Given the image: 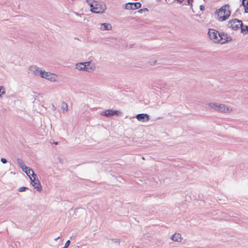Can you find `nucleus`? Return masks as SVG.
Listing matches in <instances>:
<instances>
[{
    "instance_id": "1",
    "label": "nucleus",
    "mask_w": 248,
    "mask_h": 248,
    "mask_svg": "<svg viewBox=\"0 0 248 248\" xmlns=\"http://www.w3.org/2000/svg\"><path fill=\"white\" fill-rule=\"evenodd\" d=\"M87 2L89 4L92 13H104L107 9L106 5L103 3L98 2L93 0H87Z\"/></svg>"
},
{
    "instance_id": "2",
    "label": "nucleus",
    "mask_w": 248,
    "mask_h": 248,
    "mask_svg": "<svg viewBox=\"0 0 248 248\" xmlns=\"http://www.w3.org/2000/svg\"><path fill=\"white\" fill-rule=\"evenodd\" d=\"M231 12L230 5L226 4L218 10V18L220 21H223L228 19L230 16Z\"/></svg>"
},
{
    "instance_id": "3",
    "label": "nucleus",
    "mask_w": 248,
    "mask_h": 248,
    "mask_svg": "<svg viewBox=\"0 0 248 248\" xmlns=\"http://www.w3.org/2000/svg\"><path fill=\"white\" fill-rule=\"evenodd\" d=\"M242 26H243L242 21L236 18L229 21L228 23V28L234 31L238 30Z\"/></svg>"
},
{
    "instance_id": "4",
    "label": "nucleus",
    "mask_w": 248,
    "mask_h": 248,
    "mask_svg": "<svg viewBox=\"0 0 248 248\" xmlns=\"http://www.w3.org/2000/svg\"><path fill=\"white\" fill-rule=\"evenodd\" d=\"M32 178L33 179L30 177L32 186H33L34 188L36 189L38 191H41L42 189V186L36 174L33 173Z\"/></svg>"
},
{
    "instance_id": "5",
    "label": "nucleus",
    "mask_w": 248,
    "mask_h": 248,
    "mask_svg": "<svg viewBox=\"0 0 248 248\" xmlns=\"http://www.w3.org/2000/svg\"><path fill=\"white\" fill-rule=\"evenodd\" d=\"M41 77L51 81H56L57 78V76L55 74L48 72H45V70L41 72Z\"/></svg>"
},
{
    "instance_id": "6",
    "label": "nucleus",
    "mask_w": 248,
    "mask_h": 248,
    "mask_svg": "<svg viewBox=\"0 0 248 248\" xmlns=\"http://www.w3.org/2000/svg\"><path fill=\"white\" fill-rule=\"evenodd\" d=\"M219 39H217V41H215V42L219 43L221 44L227 43L232 40L231 37H228L227 34L224 32H221L218 34Z\"/></svg>"
},
{
    "instance_id": "7",
    "label": "nucleus",
    "mask_w": 248,
    "mask_h": 248,
    "mask_svg": "<svg viewBox=\"0 0 248 248\" xmlns=\"http://www.w3.org/2000/svg\"><path fill=\"white\" fill-rule=\"evenodd\" d=\"M141 7V3L140 2H128L126 4L125 9L127 10H136Z\"/></svg>"
},
{
    "instance_id": "8",
    "label": "nucleus",
    "mask_w": 248,
    "mask_h": 248,
    "mask_svg": "<svg viewBox=\"0 0 248 248\" xmlns=\"http://www.w3.org/2000/svg\"><path fill=\"white\" fill-rule=\"evenodd\" d=\"M208 34L211 39L217 40V41L218 34H219L217 31L213 29H209Z\"/></svg>"
},
{
    "instance_id": "9",
    "label": "nucleus",
    "mask_w": 248,
    "mask_h": 248,
    "mask_svg": "<svg viewBox=\"0 0 248 248\" xmlns=\"http://www.w3.org/2000/svg\"><path fill=\"white\" fill-rule=\"evenodd\" d=\"M136 118L142 122H146L150 120V116L146 113L138 114L136 116Z\"/></svg>"
},
{
    "instance_id": "10",
    "label": "nucleus",
    "mask_w": 248,
    "mask_h": 248,
    "mask_svg": "<svg viewBox=\"0 0 248 248\" xmlns=\"http://www.w3.org/2000/svg\"><path fill=\"white\" fill-rule=\"evenodd\" d=\"M29 71L34 75L40 76V77L41 75V72L43 71V70H41L39 68L35 65L30 66L29 67Z\"/></svg>"
},
{
    "instance_id": "11",
    "label": "nucleus",
    "mask_w": 248,
    "mask_h": 248,
    "mask_svg": "<svg viewBox=\"0 0 248 248\" xmlns=\"http://www.w3.org/2000/svg\"><path fill=\"white\" fill-rule=\"evenodd\" d=\"M100 28L102 31H109L111 29L112 27L109 23H104L101 24Z\"/></svg>"
},
{
    "instance_id": "12",
    "label": "nucleus",
    "mask_w": 248,
    "mask_h": 248,
    "mask_svg": "<svg viewBox=\"0 0 248 248\" xmlns=\"http://www.w3.org/2000/svg\"><path fill=\"white\" fill-rule=\"evenodd\" d=\"M90 62H81L76 64V68L79 70H84L86 68V63L90 64Z\"/></svg>"
},
{
    "instance_id": "13",
    "label": "nucleus",
    "mask_w": 248,
    "mask_h": 248,
    "mask_svg": "<svg viewBox=\"0 0 248 248\" xmlns=\"http://www.w3.org/2000/svg\"><path fill=\"white\" fill-rule=\"evenodd\" d=\"M171 239L176 242H180L182 240L181 235L179 233L175 232L171 236Z\"/></svg>"
},
{
    "instance_id": "14",
    "label": "nucleus",
    "mask_w": 248,
    "mask_h": 248,
    "mask_svg": "<svg viewBox=\"0 0 248 248\" xmlns=\"http://www.w3.org/2000/svg\"><path fill=\"white\" fill-rule=\"evenodd\" d=\"M229 110V108H227L224 104H219L218 106V111L219 112H227Z\"/></svg>"
},
{
    "instance_id": "15",
    "label": "nucleus",
    "mask_w": 248,
    "mask_h": 248,
    "mask_svg": "<svg viewBox=\"0 0 248 248\" xmlns=\"http://www.w3.org/2000/svg\"><path fill=\"white\" fill-rule=\"evenodd\" d=\"M101 115L104 116L110 117L112 116V109H108L101 113Z\"/></svg>"
},
{
    "instance_id": "16",
    "label": "nucleus",
    "mask_w": 248,
    "mask_h": 248,
    "mask_svg": "<svg viewBox=\"0 0 248 248\" xmlns=\"http://www.w3.org/2000/svg\"><path fill=\"white\" fill-rule=\"evenodd\" d=\"M219 104L217 103H210L208 106L211 108L218 111Z\"/></svg>"
},
{
    "instance_id": "17",
    "label": "nucleus",
    "mask_w": 248,
    "mask_h": 248,
    "mask_svg": "<svg viewBox=\"0 0 248 248\" xmlns=\"http://www.w3.org/2000/svg\"><path fill=\"white\" fill-rule=\"evenodd\" d=\"M241 32L244 34H248V26L247 25L244 26L243 24L242 27H240Z\"/></svg>"
},
{
    "instance_id": "18",
    "label": "nucleus",
    "mask_w": 248,
    "mask_h": 248,
    "mask_svg": "<svg viewBox=\"0 0 248 248\" xmlns=\"http://www.w3.org/2000/svg\"><path fill=\"white\" fill-rule=\"evenodd\" d=\"M17 163L19 166V167L22 169L23 167H25V168H26V166L25 165L24 161L21 159H19V158H18L17 159Z\"/></svg>"
},
{
    "instance_id": "19",
    "label": "nucleus",
    "mask_w": 248,
    "mask_h": 248,
    "mask_svg": "<svg viewBox=\"0 0 248 248\" xmlns=\"http://www.w3.org/2000/svg\"><path fill=\"white\" fill-rule=\"evenodd\" d=\"M25 173L27 174V175L30 178L31 175L32 177L33 173H34L32 169L29 168L27 171V172H25Z\"/></svg>"
},
{
    "instance_id": "20",
    "label": "nucleus",
    "mask_w": 248,
    "mask_h": 248,
    "mask_svg": "<svg viewBox=\"0 0 248 248\" xmlns=\"http://www.w3.org/2000/svg\"><path fill=\"white\" fill-rule=\"evenodd\" d=\"M90 64L86 63V66L87 68L84 69V71H86L88 72H92L93 70V67L90 66Z\"/></svg>"
},
{
    "instance_id": "21",
    "label": "nucleus",
    "mask_w": 248,
    "mask_h": 248,
    "mask_svg": "<svg viewBox=\"0 0 248 248\" xmlns=\"http://www.w3.org/2000/svg\"><path fill=\"white\" fill-rule=\"evenodd\" d=\"M61 108L63 111H64V110L67 111V104L65 102L62 101V105H61Z\"/></svg>"
},
{
    "instance_id": "22",
    "label": "nucleus",
    "mask_w": 248,
    "mask_h": 248,
    "mask_svg": "<svg viewBox=\"0 0 248 248\" xmlns=\"http://www.w3.org/2000/svg\"><path fill=\"white\" fill-rule=\"evenodd\" d=\"M112 116L119 115L121 112L119 110H112Z\"/></svg>"
},
{
    "instance_id": "23",
    "label": "nucleus",
    "mask_w": 248,
    "mask_h": 248,
    "mask_svg": "<svg viewBox=\"0 0 248 248\" xmlns=\"http://www.w3.org/2000/svg\"><path fill=\"white\" fill-rule=\"evenodd\" d=\"M5 93L4 89L2 86H0V97H1L2 94Z\"/></svg>"
},
{
    "instance_id": "24",
    "label": "nucleus",
    "mask_w": 248,
    "mask_h": 248,
    "mask_svg": "<svg viewBox=\"0 0 248 248\" xmlns=\"http://www.w3.org/2000/svg\"><path fill=\"white\" fill-rule=\"evenodd\" d=\"M27 189H28V188L27 187L22 186V187L18 188V190L19 192H23V191H25Z\"/></svg>"
},
{
    "instance_id": "25",
    "label": "nucleus",
    "mask_w": 248,
    "mask_h": 248,
    "mask_svg": "<svg viewBox=\"0 0 248 248\" xmlns=\"http://www.w3.org/2000/svg\"><path fill=\"white\" fill-rule=\"evenodd\" d=\"M70 240H68L66 242L65 245L63 247L65 248H68V247L70 245Z\"/></svg>"
},
{
    "instance_id": "26",
    "label": "nucleus",
    "mask_w": 248,
    "mask_h": 248,
    "mask_svg": "<svg viewBox=\"0 0 248 248\" xmlns=\"http://www.w3.org/2000/svg\"><path fill=\"white\" fill-rule=\"evenodd\" d=\"M145 11H148V9L147 8L141 9L138 11V12L140 13H142V12H145Z\"/></svg>"
},
{
    "instance_id": "27",
    "label": "nucleus",
    "mask_w": 248,
    "mask_h": 248,
    "mask_svg": "<svg viewBox=\"0 0 248 248\" xmlns=\"http://www.w3.org/2000/svg\"><path fill=\"white\" fill-rule=\"evenodd\" d=\"M0 161L3 164H5L7 162V159L4 158H1Z\"/></svg>"
},
{
    "instance_id": "28",
    "label": "nucleus",
    "mask_w": 248,
    "mask_h": 248,
    "mask_svg": "<svg viewBox=\"0 0 248 248\" xmlns=\"http://www.w3.org/2000/svg\"><path fill=\"white\" fill-rule=\"evenodd\" d=\"M193 0H187V2L188 3V5H189L191 6V7L192 6V2Z\"/></svg>"
},
{
    "instance_id": "29",
    "label": "nucleus",
    "mask_w": 248,
    "mask_h": 248,
    "mask_svg": "<svg viewBox=\"0 0 248 248\" xmlns=\"http://www.w3.org/2000/svg\"><path fill=\"white\" fill-rule=\"evenodd\" d=\"M244 7L245 13H248V5L245 6Z\"/></svg>"
},
{
    "instance_id": "30",
    "label": "nucleus",
    "mask_w": 248,
    "mask_h": 248,
    "mask_svg": "<svg viewBox=\"0 0 248 248\" xmlns=\"http://www.w3.org/2000/svg\"><path fill=\"white\" fill-rule=\"evenodd\" d=\"M29 168V167H28L26 166V168H25V167H23L22 168V170H23V171H24L25 172H27V171L28 170Z\"/></svg>"
},
{
    "instance_id": "31",
    "label": "nucleus",
    "mask_w": 248,
    "mask_h": 248,
    "mask_svg": "<svg viewBox=\"0 0 248 248\" xmlns=\"http://www.w3.org/2000/svg\"><path fill=\"white\" fill-rule=\"evenodd\" d=\"M200 9L201 11H203L204 10V6L202 5H200Z\"/></svg>"
},
{
    "instance_id": "32",
    "label": "nucleus",
    "mask_w": 248,
    "mask_h": 248,
    "mask_svg": "<svg viewBox=\"0 0 248 248\" xmlns=\"http://www.w3.org/2000/svg\"><path fill=\"white\" fill-rule=\"evenodd\" d=\"M242 4L241 5H242L243 7H245V1H246V0H242Z\"/></svg>"
},
{
    "instance_id": "33",
    "label": "nucleus",
    "mask_w": 248,
    "mask_h": 248,
    "mask_svg": "<svg viewBox=\"0 0 248 248\" xmlns=\"http://www.w3.org/2000/svg\"><path fill=\"white\" fill-rule=\"evenodd\" d=\"M151 65L154 64L156 62V60L151 61L149 62Z\"/></svg>"
},
{
    "instance_id": "34",
    "label": "nucleus",
    "mask_w": 248,
    "mask_h": 248,
    "mask_svg": "<svg viewBox=\"0 0 248 248\" xmlns=\"http://www.w3.org/2000/svg\"><path fill=\"white\" fill-rule=\"evenodd\" d=\"M178 2L182 3L184 0H176Z\"/></svg>"
},
{
    "instance_id": "35",
    "label": "nucleus",
    "mask_w": 248,
    "mask_h": 248,
    "mask_svg": "<svg viewBox=\"0 0 248 248\" xmlns=\"http://www.w3.org/2000/svg\"><path fill=\"white\" fill-rule=\"evenodd\" d=\"M245 5H248V0H246V2L245 3Z\"/></svg>"
},
{
    "instance_id": "36",
    "label": "nucleus",
    "mask_w": 248,
    "mask_h": 248,
    "mask_svg": "<svg viewBox=\"0 0 248 248\" xmlns=\"http://www.w3.org/2000/svg\"><path fill=\"white\" fill-rule=\"evenodd\" d=\"M60 238V236H58V237L54 239L55 241H57L59 238Z\"/></svg>"
},
{
    "instance_id": "37",
    "label": "nucleus",
    "mask_w": 248,
    "mask_h": 248,
    "mask_svg": "<svg viewBox=\"0 0 248 248\" xmlns=\"http://www.w3.org/2000/svg\"><path fill=\"white\" fill-rule=\"evenodd\" d=\"M75 248H79V246H77L75 247Z\"/></svg>"
},
{
    "instance_id": "38",
    "label": "nucleus",
    "mask_w": 248,
    "mask_h": 248,
    "mask_svg": "<svg viewBox=\"0 0 248 248\" xmlns=\"http://www.w3.org/2000/svg\"><path fill=\"white\" fill-rule=\"evenodd\" d=\"M116 242H117V243H118V242H119V243H120V241H119V240H116Z\"/></svg>"
},
{
    "instance_id": "39",
    "label": "nucleus",
    "mask_w": 248,
    "mask_h": 248,
    "mask_svg": "<svg viewBox=\"0 0 248 248\" xmlns=\"http://www.w3.org/2000/svg\"><path fill=\"white\" fill-rule=\"evenodd\" d=\"M53 108H54V110L56 109V108L54 105L53 106Z\"/></svg>"
},
{
    "instance_id": "40",
    "label": "nucleus",
    "mask_w": 248,
    "mask_h": 248,
    "mask_svg": "<svg viewBox=\"0 0 248 248\" xmlns=\"http://www.w3.org/2000/svg\"><path fill=\"white\" fill-rule=\"evenodd\" d=\"M58 142H57V141L54 142V144H56V145H57V144H58Z\"/></svg>"
},
{
    "instance_id": "41",
    "label": "nucleus",
    "mask_w": 248,
    "mask_h": 248,
    "mask_svg": "<svg viewBox=\"0 0 248 248\" xmlns=\"http://www.w3.org/2000/svg\"><path fill=\"white\" fill-rule=\"evenodd\" d=\"M246 223H248V222H246Z\"/></svg>"
}]
</instances>
